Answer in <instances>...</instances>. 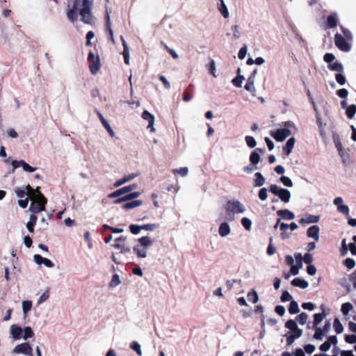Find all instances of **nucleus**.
Masks as SVG:
<instances>
[{
	"label": "nucleus",
	"instance_id": "37",
	"mask_svg": "<svg viewBox=\"0 0 356 356\" xmlns=\"http://www.w3.org/2000/svg\"><path fill=\"white\" fill-rule=\"evenodd\" d=\"M353 309V306L350 302H345L341 305V311L343 315L346 316Z\"/></svg>",
	"mask_w": 356,
	"mask_h": 356
},
{
	"label": "nucleus",
	"instance_id": "17",
	"mask_svg": "<svg viewBox=\"0 0 356 356\" xmlns=\"http://www.w3.org/2000/svg\"><path fill=\"white\" fill-rule=\"evenodd\" d=\"M217 8L225 19L229 17V12L224 0H218Z\"/></svg>",
	"mask_w": 356,
	"mask_h": 356
},
{
	"label": "nucleus",
	"instance_id": "4",
	"mask_svg": "<svg viewBox=\"0 0 356 356\" xmlns=\"http://www.w3.org/2000/svg\"><path fill=\"white\" fill-rule=\"evenodd\" d=\"M138 244L133 248L134 253L139 258H145L147 257L148 249L153 244V241L149 236H143L138 239Z\"/></svg>",
	"mask_w": 356,
	"mask_h": 356
},
{
	"label": "nucleus",
	"instance_id": "40",
	"mask_svg": "<svg viewBox=\"0 0 356 356\" xmlns=\"http://www.w3.org/2000/svg\"><path fill=\"white\" fill-rule=\"evenodd\" d=\"M315 328V333L314 335V338L317 340H322L323 336L325 334V333L323 332L321 327H314Z\"/></svg>",
	"mask_w": 356,
	"mask_h": 356
},
{
	"label": "nucleus",
	"instance_id": "1",
	"mask_svg": "<svg viewBox=\"0 0 356 356\" xmlns=\"http://www.w3.org/2000/svg\"><path fill=\"white\" fill-rule=\"evenodd\" d=\"M92 2L90 0H74L72 7L68 6L67 19L72 23L77 21L78 14L81 21L87 24H92L94 18L91 13Z\"/></svg>",
	"mask_w": 356,
	"mask_h": 356
},
{
	"label": "nucleus",
	"instance_id": "7",
	"mask_svg": "<svg viewBox=\"0 0 356 356\" xmlns=\"http://www.w3.org/2000/svg\"><path fill=\"white\" fill-rule=\"evenodd\" d=\"M341 34L337 33L334 35V43L337 47L342 51L348 52L351 49V44H349Z\"/></svg>",
	"mask_w": 356,
	"mask_h": 356
},
{
	"label": "nucleus",
	"instance_id": "58",
	"mask_svg": "<svg viewBox=\"0 0 356 356\" xmlns=\"http://www.w3.org/2000/svg\"><path fill=\"white\" fill-rule=\"evenodd\" d=\"M324 61L327 63L329 65L334 62L335 56L331 53H326L323 57Z\"/></svg>",
	"mask_w": 356,
	"mask_h": 356
},
{
	"label": "nucleus",
	"instance_id": "8",
	"mask_svg": "<svg viewBox=\"0 0 356 356\" xmlns=\"http://www.w3.org/2000/svg\"><path fill=\"white\" fill-rule=\"evenodd\" d=\"M292 134V130L289 128H281L270 131V135L277 141L282 142Z\"/></svg>",
	"mask_w": 356,
	"mask_h": 356
},
{
	"label": "nucleus",
	"instance_id": "22",
	"mask_svg": "<svg viewBox=\"0 0 356 356\" xmlns=\"http://www.w3.org/2000/svg\"><path fill=\"white\" fill-rule=\"evenodd\" d=\"M97 115L101 121V122L102 123L104 127L107 130V131L108 132L109 135L111 136V137H114L115 136V132L113 130V129L111 128V127L109 125V124L108 123V122L106 121V120L104 118V117L102 115V114L100 113V112H97Z\"/></svg>",
	"mask_w": 356,
	"mask_h": 356
},
{
	"label": "nucleus",
	"instance_id": "27",
	"mask_svg": "<svg viewBox=\"0 0 356 356\" xmlns=\"http://www.w3.org/2000/svg\"><path fill=\"white\" fill-rule=\"evenodd\" d=\"M265 183V178L260 172H256L254 179V186L255 187L262 186Z\"/></svg>",
	"mask_w": 356,
	"mask_h": 356
},
{
	"label": "nucleus",
	"instance_id": "16",
	"mask_svg": "<svg viewBox=\"0 0 356 356\" xmlns=\"http://www.w3.org/2000/svg\"><path fill=\"white\" fill-rule=\"evenodd\" d=\"M33 260L38 265L44 264L47 268H53L54 266V263L50 259L42 257L40 254H34Z\"/></svg>",
	"mask_w": 356,
	"mask_h": 356
},
{
	"label": "nucleus",
	"instance_id": "47",
	"mask_svg": "<svg viewBox=\"0 0 356 356\" xmlns=\"http://www.w3.org/2000/svg\"><path fill=\"white\" fill-rule=\"evenodd\" d=\"M208 69L209 71V73L213 76L216 77V63L213 60H211L210 63L208 65Z\"/></svg>",
	"mask_w": 356,
	"mask_h": 356
},
{
	"label": "nucleus",
	"instance_id": "34",
	"mask_svg": "<svg viewBox=\"0 0 356 356\" xmlns=\"http://www.w3.org/2000/svg\"><path fill=\"white\" fill-rule=\"evenodd\" d=\"M326 314L325 313H318L314 315V327L318 326L323 319L325 318Z\"/></svg>",
	"mask_w": 356,
	"mask_h": 356
},
{
	"label": "nucleus",
	"instance_id": "39",
	"mask_svg": "<svg viewBox=\"0 0 356 356\" xmlns=\"http://www.w3.org/2000/svg\"><path fill=\"white\" fill-rule=\"evenodd\" d=\"M308 319L307 314L302 312L300 314L296 316V321L298 322L300 325H305Z\"/></svg>",
	"mask_w": 356,
	"mask_h": 356
},
{
	"label": "nucleus",
	"instance_id": "52",
	"mask_svg": "<svg viewBox=\"0 0 356 356\" xmlns=\"http://www.w3.org/2000/svg\"><path fill=\"white\" fill-rule=\"evenodd\" d=\"M231 29L233 31V38L235 40L239 39L241 36L239 31V26L238 25H233L232 26Z\"/></svg>",
	"mask_w": 356,
	"mask_h": 356
},
{
	"label": "nucleus",
	"instance_id": "19",
	"mask_svg": "<svg viewBox=\"0 0 356 356\" xmlns=\"http://www.w3.org/2000/svg\"><path fill=\"white\" fill-rule=\"evenodd\" d=\"M320 217L312 214H307L300 219V223L302 225H307L311 223L318 222Z\"/></svg>",
	"mask_w": 356,
	"mask_h": 356
},
{
	"label": "nucleus",
	"instance_id": "14",
	"mask_svg": "<svg viewBox=\"0 0 356 356\" xmlns=\"http://www.w3.org/2000/svg\"><path fill=\"white\" fill-rule=\"evenodd\" d=\"M142 118L148 122L147 128L150 129L151 132H155L154 128L155 118L148 111H144L141 115Z\"/></svg>",
	"mask_w": 356,
	"mask_h": 356
},
{
	"label": "nucleus",
	"instance_id": "23",
	"mask_svg": "<svg viewBox=\"0 0 356 356\" xmlns=\"http://www.w3.org/2000/svg\"><path fill=\"white\" fill-rule=\"evenodd\" d=\"M295 143L296 140L293 137L290 138L286 141L285 146L283 147V151L285 152L286 156H289L291 153L292 149L294 147Z\"/></svg>",
	"mask_w": 356,
	"mask_h": 356
},
{
	"label": "nucleus",
	"instance_id": "6",
	"mask_svg": "<svg viewBox=\"0 0 356 356\" xmlns=\"http://www.w3.org/2000/svg\"><path fill=\"white\" fill-rule=\"evenodd\" d=\"M270 191L276 196H278L281 201L287 203L291 200V193L289 190L279 187L275 184L270 186Z\"/></svg>",
	"mask_w": 356,
	"mask_h": 356
},
{
	"label": "nucleus",
	"instance_id": "28",
	"mask_svg": "<svg viewBox=\"0 0 356 356\" xmlns=\"http://www.w3.org/2000/svg\"><path fill=\"white\" fill-rule=\"evenodd\" d=\"M328 68L332 71L337 72V73L343 72V65L341 63H339L338 61H334L330 63L328 65Z\"/></svg>",
	"mask_w": 356,
	"mask_h": 356
},
{
	"label": "nucleus",
	"instance_id": "60",
	"mask_svg": "<svg viewBox=\"0 0 356 356\" xmlns=\"http://www.w3.org/2000/svg\"><path fill=\"white\" fill-rule=\"evenodd\" d=\"M130 232L134 234H138L142 230L141 225H131L129 226Z\"/></svg>",
	"mask_w": 356,
	"mask_h": 356
},
{
	"label": "nucleus",
	"instance_id": "29",
	"mask_svg": "<svg viewBox=\"0 0 356 356\" xmlns=\"http://www.w3.org/2000/svg\"><path fill=\"white\" fill-rule=\"evenodd\" d=\"M172 172L175 175H178L181 177H185L188 175L189 170L188 167H181L179 168L173 169Z\"/></svg>",
	"mask_w": 356,
	"mask_h": 356
},
{
	"label": "nucleus",
	"instance_id": "43",
	"mask_svg": "<svg viewBox=\"0 0 356 356\" xmlns=\"http://www.w3.org/2000/svg\"><path fill=\"white\" fill-rule=\"evenodd\" d=\"M334 328L337 334H341L343 331V327L338 318L334 321Z\"/></svg>",
	"mask_w": 356,
	"mask_h": 356
},
{
	"label": "nucleus",
	"instance_id": "25",
	"mask_svg": "<svg viewBox=\"0 0 356 356\" xmlns=\"http://www.w3.org/2000/svg\"><path fill=\"white\" fill-rule=\"evenodd\" d=\"M291 284L294 286L305 289L308 287L309 284L307 281L301 278H295L292 280Z\"/></svg>",
	"mask_w": 356,
	"mask_h": 356
},
{
	"label": "nucleus",
	"instance_id": "62",
	"mask_svg": "<svg viewBox=\"0 0 356 356\" xmlns=\"http://www.w3.org/2000/svg\"><path fill=\"white\" fill-rule=\"evenodd\" d=\"M344 264L348 268L352 269L355 266V261L350 258H347L344 261Z\"/></svg>",
	"mask_w": 356,
	"mask_h": 356
},
{
	"label": "nucleus",
	"instance_id": "30",
	"mask_svg": "<svg viewBox=\"0 0 356 356\" xmlns=\"http://www.w3.org/2000/svg\"><path fill=\"white\" fill-rule=\"evenodd\" d=\"M337 13L332 14L329 15L327 18V23L329 28H334L337 25Z\"/></svg>",
	"mask_w": 356,
	"mask_h": 356
},
{
	"label": "nucleus",
	"instance_id": "21",
	"mask_svg": "<svg viewBox=\"0 0 356 356\" xmlns=\"http://www.w3.org/2000/svg\"><path fill=\"white\" fill-rule=\"evenodd\" d=\"M319 231L320 229L317 225H313L308 228L307 234V236L314 238L316 241L319 240Z\"/></svg>",
	"mask_w": 356,
	"mask_h": 356
},
{
	"label": "nucleus",
	"instance_id": "15",
	"mask_svg": "<svg viewBox=\"0 0 356 356\" xmlns=\"http://www.w3.org/2000/svg\"><path fill=\"white\" fill-rule=\"evenodd\" d=\"M140 175V172H134V173H130V174H128L127 175H124V177H122V178L118 179L115 183H114V186L115 187H119L120 186H122L123 184L129 182V181H131V180L136 179V177H138V176Z\"/></svg>",
	"mask_w": 356,
	"mask_h": 356
},
{
	"label": "nucleus",
	"instance_id": "49",
	"mask_svg": "<svg viewBox=\"0 0 356 356\" xmlns=\"http://www.w3.org/2000/svg\"><path fill=\"white\" fill-rule=\"evenodd\" d=\"M280 181L282 183V184L286 187H293V184L291 179L286 177V176H282L280 179Z\"/></svg>",
	"mask_w": 356,
	"mask_h": 356
},
{
	"label": "nucleus",
	"instance_id": "50",
	"mask_svg": "<svg viewBox=\"0 0 356 356\" xmlns=\"http://www.w3.org/2000/svg\"><path fill=\"white\" fill-rule=\"evenodd\" d=\"M106 27L109 31L111 40H112V42L114 43L115 40H114V38H113V32L111 27L110 15H109L108 13H107V14H106Z\"/></svg>",
	"mask_w": 356,
	"mask_h": 356
},
{
	"label": "nucleus",
	"instance_id": "24",
	"mask_svg": "<svg viewBox=\"0 0 356 356\" xmlns=\"http://www.w3.org/2000/svg\"><path fill=\"white\" fill-rule=\"evenodd\" d=\"M277 213L284 220H293L295 218L294 213L288 209L278 210Z\"/></svg>",
	"mask_w": 356,
	"mask_h": 356
},
{
	"label": "nucleus",
	"instance_id": "48",
	"mask_svg": "<svg viewBox=\"0 0 356 356\" xmlns=\"http://www.w3.org/2000/svg\"><path fill=\"white\" fill-rule=\"evenodd\" d=\"M346 115L348 118H353L356 113V106L351 105L346 110Z\"/></svg>",
	"mask_w": 356,
	"mask_h": 356
},
{
	"label": "nucleus",
	"instance_id": "51",
	"mask_svg": "<svg viewBox=\"0 0 356 356\" xmlns=\"http://www.w3.org/2000/svg\"><path fill=\"white\" fill-rule=\"evenodd\" d=\"M245 140L247 145L250 148H253V147H256V145H257V142L252 136H245Z\"/></svg>",
	"mask_w": 356,
	"mask_h": 356
},
{
	"label": "nucleus",
	"instance_id": "36",
	"mask_svg": "<svg viewBox=\"0 0 356 356\" xmlns=\"http://www.w3.org/2000/svg\"><path fill=\"white\" fill-rule=\"evenodd\" d=\"M241 223L245 230L250 231L251 229L252 222L250 218L246 217L243 218L241 220Z\"/></svg>",
	"mask_w": 356,
	"mask_h": 356
},
{
	"label": "nucleus",
	"instance_id": "42",
	"mask_svg": "<svg viewBox=\"0 0 356 356\" xmlns=\"http://www.w3.org/2000/svg\"><path fill=\"white\" fill-rule=\"evenodd\" d=\"M244 79L245 78L243 76L238 75L236 77L232 79V83L234 86L241 88L242 86V83Z\"/></svg>",
	"mask_w": 356,
	"mask_h": 356
},
{
	"label": "nucleus",
	"instance_id": "12",
	"mask_svg": "<svg viewBox=\"0 0 356 356\" xmlns=\"http://www.w3.org/2000/svg\"><path fill=\"white\" fill-rule=\"evenodd\" d=\"M333 204L337 207L338 212L344 214L346 216H349V207L343 204V200L341 197H337L333 200Z\"/></svg>",
	"mask_w": 356,
	"mask_h": 356
},
{
	"label": "nucleus",
	"instance_id": "59",
	"mask_svg": "<svg viewBox=\"0 0 356 356\" xmlns=\"http://www.w3.org/2000/svg\"><path fill=\"white\" fill-rule=\"evenodd\" d=\"M259 197L261 200L265 201L268 198V191L266 188H262L259 192Z\"/></svg>",
	"mask_w": 356,
	"mask_h": 356
},
{
	"label": "nucleus",
	"instance_id": "32",
	"mask_svg": "<svg viewBox=\"0 0 356 356\" xmlns=\"http://www.w3.org/2000/svg\"><path fill=\"white\" fill-rule=\"evenodd\" d=\"M22 312L24 316H26L29 312L31 309L32 302L31 300H24L22 303Z\"/></svg>",
	"mask_w": 356,
	"mask_h": 356
},
{
	"label": "nucleus",
	"instance_id": "2",
	"mask_svg": "<svg viewBox=\"0 0 356 356\" xmlns=\"http://www.w3.org/2000/svg\"><path fill=\"white\" fill-rule=\"evenodd\" d=\"M29 189V196L31 200L29 207L31 212L38 213L44 210L45 205L47 202V199L39 191L38 188L33 189L30 186H27Z\"/></svg>",
	"mask_w": 356,
	"mask_h": 356
},
{
	"label": "nucleus",
	"instance_id": "9",
	"mask_svg": "<svg viewBox=\"0 0 356 356\" xmlns=\"http://www.w3.org/2000/svg\"><path fill=\"white\" fill-rule=\"evenodd\" d=\"M127 237L120 236L115 240V243L113 246L120 250L122 254H126L131 252V247L126 245Z\"/></svg>",
	"mask_w": 356,
	"mask_h": 356
},
{
	"label": "nucleus",
	"instance_id": "53",
	"mask_svg": "<svg viewBox=\"0 0 356 356\" xmlns=\"http://www.w3.org/2000/svg\"><path fill=\"white\" fill-rule=\"evenodd\" d=\"M120 280L118 275L115 274L113 275L112 279L110 282V286L112 288L116 287L120 284Z\"/></svg>",
	"mask_w": 356,
	"mask_h": 356
},
{
	"label": "nucleus",
	"instance_id": "45",
	"mask_svg": "<svg viewBox=\"0 0 356 356\" xmlns=\"http://www.w3.org/2000/svg\"><path fill=\"white\" fill-rule=\"evenodd\" d=\"M130 348L133 350L136 351L138 355H142L141 346L137 341L131 342L130 344Z\"/></svg>",
	"mask_w": 356,
	"mask_h": 356
},
{
	"label": "nucleus",
	"instance_id": "44",
	"mask_svg": "<svg viewBox=\"0 0 356 356\" xmlns=\"http://www.w3.org/2000/svg\"><path fill=\"white\" fill-rule=\"evenodd\" d=\"M332 140H333V142L334 143L336 148L343 146V145L341 142L340 136L337 132L332 133Z\"/></svg>",
	"mask_w": 356,
	"mask_h": 356
},
{
	"label": "nucleus",
	"instance_id": "64",
	"mask_svg": "<svg viewBox=\"0 0 356 356\" xmlns=\"http://www.w3.org/2000/svg\"><path fill=\"white\" fill-rule=\"evenodd\" d=\"M345 340L348 343H356V335H346Z\"/></svg>",
	"mask_w": 356,
	"mask_h": 356
},
{
	"label": "nucleus",
	"instance_id": "57",
	"mask_svg": "<svg viewBox=\"0 0 356 356\" xmlns=\"http://www.w3.org/2000/svg\"><path fill=\"white\" fill-rule=\"evenodd\" d=\"M25 172H33L36 170V168L32 167L28 163H26L24 161H23L22 167H21Z\"/></svg>",
	"mask_w": 356,
	"mask_h": 356
},
{
	"label": "nucleus",
	"instance_id": "5",
	"mask_svg": "<svg viewBox=\"0 0 356 356\" xmlns=\"http://www.w3.org/2000/svg\"><path fill=\"white\" fill-rule=\"evenodd\" d=\"M10 334L14 339H27L33 336V332L30 327H26L22 328L16 325H12L10 326Z\"/></svg>",
	"mask_w": 356,
	"mask_h": 356
},
{
	"label": "nucleus",
	"instance_id": "35",
	"mask_svg": "<svg viewBox=\"0 0 356 356\" xmlns=\"http://www.w3.org/2000/svg\"><path fill=\"white\" fill-rule=\"evenodd\" d=\"M49 298V291L46 290L38 299L37 302L35 304L36 307H39L42 303L44 302Z\"/></svg>",
	"mask_w": 356,
	"mask_h": 356
},
{
	"label": "nucleus",
	"instance_id": "63",
	"mask_svg": "<svg viewBox=\"0 0 356 356\" xmlns=\"http://www.w3.org/2000/svg\"><path fill=\"white\" fill-rule=\"evenodd\" d=\"M291 299H292V296L288 291H285L282 293V296H281V300L282 302L289 301V300H291Z\"/></svg>",
	"mask_w": 356,
	"mask_h": 356
},
{
	"label": "nucleus",
	"instance_id": "10",
	"mask_svg": "<svg viewBox=\"0 0 356 356\" xmlns=\"http://www.w3.org/2000/svg\"><path fill=\"white\" fill-rule=\"evenodd\" d=\"M285 327L290 330L291 335L295 337L300 338L302 334V330L298 328L297 323L295 320H289L285 323Z\"/></svg>",
	"mask_w": 356,
	"mask_h": 356
},
{
	"label": "nucleus",
	"instance_id": "55",
	"mask_svg": "<svg viewBox=\"0 0 356 356\" xmlns=\"http://www.w3.org/2000/svg\"><path fill=\"white\" fill-rule=\"evenodd\" d=\"M158 227H159L158 225L152 223V224H147V225H141V229L146 230V231L153 232L156 229H157Z\"/></svg>",
	"mask_w": 356,
	"mask_h": 356
},
{
	"label": "nucleus",
	"instance_id": "18",
	"mask_svg": "<svg viewBox=\"0 0 356 356\" xmlns=\"http://www.w3.org/2000/svg\"><path fill=\"white\" fill-rule=\"evenodd\" d=\"M264 153V150L260 148L255 149L250 156V161L252 165L258 164L261 161L260 154Z\"/></svg>",
	"mask_w": 356,
	"mask_h": 356
},
{
	"label": "nucleus",
	"instance_id": "20",
	"mask_svg": "<svg viewBox=\"0 0 356 356\" xmlns=\"http://www.w3.org/2000/svg\"><path fill=\"white\" fill-rule=\"evenodd\" d=\"M231 233V227L227 222H222L218 227V234L221 237H226Z\"/></svg>",
	"mask_w": 356,
	"mask_h": 356
},
{
	"label": "nucleus",
	"instance_id": "26",
	"mask_svg": "<svg viewBox=\"0 0 356 356\" xmlns=\"http://www.w3.org/2000/svg\"><path fill=\"white\" fill-rule=\"evenodd\" d=\"M101 67L99 58L90 62V70L92 74H96Z\"/></svg>",
	"mask_w": 356,
	"mask_h": 356
},
{
	"label": "nucleus",
	"instance_id": "3",
	"mask_svg": "<svg viewBox=\"0 0 356 356\" xmlns=\"http://www.w3.org/2000/svg\"><path fill=\"white\" fill-rule=\"evenodd\" d=\"M224 208L227 213L226 219L229 221L235 220V215L243 214L246 211L245 206L241 202L236 199L228 200Z\"/></svg>",
	"mask_w": 356,
	"mask_h": 356
},
{
	"label": "nucleus",
	"instance_id": "33",
	"mask_svg": "<svg viewBox=\"0 0 356 356\" xmlns=\"http://www.w3.org/2000/svg\"><path fill=\"white\" fill-rule=\"evenodd\" d=\"M28 191L29 189L27 188V186L24 188H17L15 189V193L19 198L22 199L26 197H29Z\"/></svg>",
	"mask_w": 356,
	"mask_h": 356
},
{
	"label": "nucleus",
	"instance_id": "61",
	"mask_svg": "<svg viewBox=\"0 0 356 356\" xmlns=\"http://www.w3.org/2000/svg\"><path fill=\"white\" fill-rule=\"evenodd\" d=\"M247 51L248 49L246 46L241 47L238 54V58L241 60H243L246 56Z\"/></svg>",
	"mask_w": 356,
	"mask_h": 356
},
{
	"label": "nucleus",
	"instance_id": "31",
	"mask_svg": "<svg viewBox=\"0 0 356 356\" xmlns=\"http://www.w3.org/2000/svg\"><path fill=\"white\" fill-rule=\"evenodd\" d=\"M143 204L142 200H134L128 203L124 204L122 207L124 209H131Z\"/></svg>",
	"mask_w": 356,
	"mask_h": 356
},
{
	"label": "nucleus",
	"instance_id": "54",
	"mask_svg": "<svg viewBox=\"0 0 356 356\" xmlns=\"http://www.w3.org/2000/svg\"><path fill=\"white\" fill-rule=\"evenodd\" d=\"M335 79H336L337 82L339 84H340L341 86L344 85L346 82V79L344 76V75L343 74V72L337 73L335 75Z\"/></svg>",
	"mask_w": 356,
	"mask_h": 356
},
{
	"label": "nucleus",
	"instance_id": "38",
	"mask_svg": "<svg viewBox=\"0 0 356 356\" xmlns=\"http://www.w3.org/2000/svg\"><path fill=\"white\" fill-rule=\"evenodd\" d=\"M289 312L290 314H294L300 312L298 304L294 300H291L290 302Z\"/></svg>",
	"mask_w": 356,
	"mask_h": 356
},
{
	"label": "nucleus",
	"instance_id": "56",
	"mask_svg": "<svg viewBox=\"0 0 356 356\" xmlns=\"http://www.w3.org/2000/svg\"><path fill=\"white\" fill-rule=\"evenodd\" d=\"M161 44L174 59H177L179 58L177 53L174 49L170 48L167 44H164L163 42H162Z\"/></svg>",
	"mask_w": 356,
	"mask_h": 356
},
{
	"label": "nucleus",
	"instance_id": "11",
	"mask_svg": "<svg viewBox=\"0 0 356 356\" xmlns=\"http://www.w3.org/2000/svg\"><path fill=\"white\" fill-rule=\"evenodd\" d=\"M13 352L17 354H23L27 356L32 355L33 349L28 343H22L16 346Z\"/></svg>",
	"mask_w": 356,
	"mask_h": 356
},
{
	"label": "nucleus",
	"instance_id": "13",
	"mask_svg": "<svg viewBox=\"0 0 356 356\" xmlns=\"http://www.w3.org/2000/svg\"><path fill=\"white\" fill-rule=\"evenodd\" d=\"M137 186H138V185L136 184L124 186V187L113 192L112 193L109 194L108 197L114 198L116 197H119L120 195H122L125 193H127L133 191L134 189L136 188Z\"/></svg>",
	"mask_w": 356,
	"mask_h": 356
},
{
	"label": "nucleus",
	"instance_id": "46",
	"mask_svg": "<svg viewBox=\"0 0 356 356\" xmlns=\"http://www.w3.org/2000/svg\"><path fill=\"white\" fill-rule=\"evenodd\" d=\"M341 29L342 31V33H343V36L344 38H346V40H349V41H351L353 38V34L351 33V31L348 29H346L343 26H341Z\"/></svg>",
	"mask_w": 356,
	"mask_h": 356
},
{
	"label": "nucleus",
	"instance_id": "41",
	"mask_svg": "<svg viewBox=\"0 0 356 356\" xmlns=\"http://www.w3.org/2000/svg\"><path fill=\"white\" fill-rule=\"evenodd\" d=\"M248 299L249 301L252 302V303L257 302L259 300V297L257 295V293L254 290H251L248 293Z\"/></svg>",
	"mask_w": 356,
	"mask_h": 356
}]
</instances>
